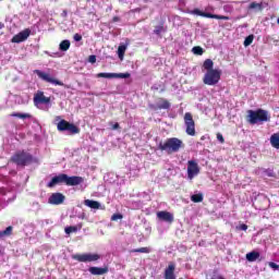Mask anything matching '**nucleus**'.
Wrapping results in <instances>:
<instances>
[{"label": "nucleus", "mask_w": 279, "mask_h": 279, "mask_svg": "<svg viewBox=\"0 0 279 279\" xmlns=\"http://www.w3.org/2000/svg\"><path fill=\"white\" fill-rule=\"evenodd\" d=\"M215 66V62L210 59H206L203 63V71H206L203 82L207 86H215L219 84V80H221V70L213 69Z\"/></svg>", "instance_id": "1"}, {"label": "nucleus", "mask_w": 279, "mask_h": 279, "mask_svg": "<svg viewBox=\"0 0 279 279\" xmlns=\"http://www.w3.org/2000/svg\"><path fill=\"white\" fill-rule=\"evenodd\" d=\"M271 117L267 110L257 109V110H248L246 116V121L251 125H256L258 123H265L269 121Z\"/></svg>", "instance_id": "2"}, {"label": "nucleus", "mask_w": 279, "mask_h": 279, "mask_svg": "<svg viewBox=\"0 0 279 279\" xmlns=\"http://www.w3.org/2000/svg\"><path fill=\"white\" fill-rule=\"evenodd\" d=\"M182 147H184V143L178 137H170L163 143L159 144V149L161 151H166L167 154H178Z\"/></svg>", "instance_id": "3"}, {"label": "nucleus", "mask_w": 279, "mask_h": 279, "mask_svg": "<svg viewBox=\"0 0 279 279\" xmlns=\"http://www.w3.org/2000/svg\"><path fill=\"white\" fill-rule=\"evenodd\" d=\"M56 121H59L57 123V130L59 132H68V134H80V128H77L75 124L70 123L66 120H61L60 117H57Z\"/></svg>", "instance_id": "4"}, {"label": "nucleus", "mask_w": 279, "mask_h": 279, "mask_svg": "<svg viewBox=\"0 0 279 279\" xmlns=\"http://www.w3.org/2000/svg\"><path fill=\"white\" fill-rule=\"evenodd\" d=\"M12 162H15L19 167H25V165H29L32 162V155L25 151H17L11 158Z\"/></svg>", "instance_id": "5"}, {"label": "nucleus", "mask_w": 279, "mask_h": 279, "mask_svg": "<svg viewBox=\"0 0 279 279\" xmlns=\"http://www.w3.org/2000/svg\"><path fill=\"white\" fill-rule=\"evenodd\" d=\"M73 260H78V263H95L101 258L97 253H85L72 255Z\"/></svg>", "instance_id": "6"}, {"label": "nucleus", "mask_w": 279, "mask_h": 279, "mask_svg": "<svg viewBox=\"0 0 279 279\" xmlns=\"http://www.w3.org/2000/svg\"><path fill=\"white\" fill-rule=\"evenodd\" d=\"M34 73L35 75L38 76L39 80H43L44 82H48V84H53L54 86H64V83H62V81H58L51 77V75L46 72H43L40 70H35Z\"/></svg>", "instance_id": "7"}, {"label": "nucleus", "mask_w": 279, "mask_h": 279, "mask_svg": "<svg viewBox=\"0 0 279 279\" xmlns=\"http://www.w3.org/2000/svg\"><path fill=\"white\" fill-rule=\"evenodd\" d=\"M185 132L189 136H195V120H193V114L186 112L184 114Z\"/></svg>", "instance_id": "8"}, {"label": "nucleus", "mask_w": 279, "mask_h": 279, "mask_svg": "<svg viewBox=\"0 0 279 279\" xmlns=\"http://www.w3.org/2000/svg\"><path fill=\"white\" fill-rule=\"evenodd\" d=\"M191 14H195L196 16H203L204 19H217L218 21H230L229 16L226 15H217L213 13H206L201 11L199 9H194Z\"/></svg>", "instance_id": "9"}, {"label": "nucleus", "mask_w": 279, "mask_h": 279, "mask_svg": "<svg viewBox=\"0 0 279 279\" xmlns=\"http://www.w3.org/2000/svg\"><path fill=\"white\" fill-rule=\"evenodd\" d=\"M196 175H199V165L195 160H189L187 161V178L190 180H193V178H196Z\"/></svg>", "instance_id": "10"}, {"label": "nucleus", "mask_w": 279, "mask_h": 279, "mask_svg": "<svg viewBox=\"0 0 279 279\" xmlns=\"http://www.w3.org/2000/svg\"><path fill=\"white\" fill-rule=\"evenodd\" d=\"M130 73H98L97 77H105L106 80H128L130 77Z\"/></svg>", "instance_id": "11"}, {"label": "nucleus", "mask_w": 279, "mask_h": 279, "mask_svg": "<svg viewBox=\"0 0 279 279\" xmlns=\"http://www.w3.org/2000/svg\"><path fill=\"white\" fill-rule=\"evenodd\" d=\"M41 104H51V98L46 97L45 93L37 92L34 96V105L36 108H40Z\"/></svg>", "instance_id": "12"}, {"label": "nucleus", "mask_w": 279, "mask_h": 279, "mask_svg": "<svg viewBox=\"0 0 279 279\" xmlns=\"http://www.w3.org/2000/svg\"><path fill=\"white\" fill-rule=\"evenodd\" d=\"M65 196L62 193H52L48 198V204L52 206H60V204H64Z\"/></svg>", "instance_id": "13"}, {"label": "nucleus", "mask_w": 279, "mask_h": 279, "mask_svg": "<svg viewBox=\"0 0 279 279\" xmlns=\"http://www.w3.org/2000/svg\"><path fill=\"white\" fill-rule=\"evenodd\" d=\"M65 178L66 174L64 173L53 177L47 184L48 189H53V186H57V184H65Z\"/></svg>", "instance_id": "14"}, {"label": "nucleus", "mask_w": 279, "mask_h": 279, "mask_svg": "<svg viewBox=\"0 0 279 279\" xmlns=\"http://www.w3.org/2000/svg\"><path fill=\"white\" fill-rule=\"evenodd\" d=\"M31 34H32V31H29V28H26L21 33H19L17 35H15L12 38V43H24V40H27V38H29Z\"/></svg>", "instance_id": "15"}, {"label": "nucleus", "mask_w": 279, "mask_h": 279, "mask_svg": "<svg viewBox=\"0 0 279 279\" xmlns=\"http://www.w3.org/2000/svg\"><path fill=\"white\" fill-rule=\"evenodd\" d=\"M84 182L82 177H68L65 174V184L66 186H77Z\"/></svg>", "instance_id": "16"}, {"label": "nucleus", "mask_w": 279, "mask_h": 279, "mask_svg": "<svg viewBox=\"0 0 279 279\" xmlns=\"http://www.w3.org/2000/svg\"><path fill=\"white\" fill-rule=\"evenodd\" d=\"M157 217L160 219V221H166V223H173V216L169 211H159L157 213Z\"/></svg>", "instance_id": "17"}, {"label": "nucleus", "mask_w": 279, "mask_h": 279, "mask_svg": "<svg viewBox=\"0 0 279 279\" xmlns=\"http://www.w3.org/2000/svg\"><path fill=\"white\" fill-rule=\"evenodd\" d=\"M165 279H175V264H169L165 270Z\"/></svg>", "instance_id": "18"}, {"label": "nucleus", "mask_w": 279, "mask_h": 279, "mask_svg": "<svg viewBox=\"0 0 279 279\" xmlns=\"http://www.w3.org/2000/svg\"><path fill=\"white\" fill-rule=\"evenodd\" d=\"M255 173L262 178H274V170L271 169L258 168L255 170Z\"/></svg>", "instance_id": "19"}, {"label": "nucleus", "mask_w": 279, "mask_h": 279, "mask_svg": "<svg viewBox=\"0 0 279 279\" xmlns=\"http://www.w3.org/2000/svg\"><path fill=\"white\" fill-rule=\"evenodd\" d=\"M108 272V267H90L89 268V274H92V276H104Z\"/></svg>", "instance_id": "20"}, {"label": "nucleus", "mask_w": 279, "mask_h": 279, "mask_svg": "<svg viewBox=\"0 0 279 279\" xmlns=\"http://www.w3.org/2000/svg\"><path fill=\"white\" fill-rule=\"evenodd\" d=\"M84 204H85V206H87L88 208H93L94 210H99V208L101 210H104V207H101V203L100 202L85 199Z\"/></svg>", "instance_id": "21"}, {"label": "nucleus", "mask_w": 279, "mask_h": 279, "mask_svg": "<svg viewBox=\"0 0 279 279\" xmlns=\"http://www.w3.org/2000/svg\"><path fill=\"white\" fill-rule=\"evenodd\" d=\"M171 108V104L167 101L166 99H161V101L157 102L155 106V110H169Z\"/></svg>", "instance_id": "22"}, {"label": "nucleus", "mask_w": 279, "mask_h": 279, "mask_svg": "<svg viewBox=\"0 0 279 279\" xmlns=\"http://www.w3.org/2000/svg\"><path fill=\"white\" fill-rule=\"evenodd\" d=\"M258 258H260V253L256 251L246 254V260H248V263H255V260H258Z\"/></svg>", "instance_id": "23"}, {"label": "nucleus", "mask_w": 279, "mask_h": 279, "mask_svg": "<svg viewBox=\"0 0 279 279\" xmlns=\"http://www.w3.org/2000/svg\"><path fill=\"white\" fill-rule=\"evenodd\" d=\"M270 145L275 147V149H279V134L275 133L270 136Z\"/></svg>", "instance_id": "24"}, {"label": "nucleus", "mask_w": 279, "mask_h": 279, "mask_svg": "<svg viewBox=\"0 0 279 279\" xmlns=\"http://www.w3.org/2000/svg\"><path fill=\"white\" fill-rule=\"evenodd\" d=\"M70 48H71V41L69 39L62 40L59 45L60 51H69Z\"/></svg>", "instance_id": "25"}, {"label": "nucleus", "mask_w": 279, "mask_h": 279, "mask_svg": "<svg viewBox=\"0 0 279 279\" xmlns=\"http://www.w3.org/2000/svg\"><path fill=\"white\" fill-rule=\"evenodd\" d=\"M263 2H252L250 5H248V10H256V12H263Z\"/></svg>", "instance_id": "26"}, {"label": "nucleus", "mask_w": 279, "mask_h": 279, "mask_svg": "<svg viewBox=\"0 0 279 279\" xmlns=\"http://www.w3.org/2000/svg\"><path fill=\"white\" fill-rule=\"evenodd\" d=\"M126 50H128V46H125V45H121L118 47V58L120 60H123Z\"/></svg>", "instance_id": "27"}, {"label": "nucleus", "mask_w": 279, "mask_h": 279, "mask_svg": "<svg viewBox=\"0 0 279 279\" xmlns=\"http://www.w3.org/2000/svg\"><path fill=\"white\" fill-rule=\"evenodd\" d=\"M191 199L194 202V204H199V202H204V195L202 193L193 194Z\"/></svg>", "instance_id": "28"}, {"label": "nucleus", "mask_w": 279, "mask_h": 279, "mask_svg": "<svg viewBox=\"0 0 279 279\" xmlns=\"http://www.w3.org/2000/svg\"><path fill=\"white\" fill-rule=\"evenodd\" d=\"M10 234H12V227H8L5 230L0 231V239L10 236Z\"/></svg>", "instance_id": "29"}, {"label": "nucleus", "mask_w": 279, "mask_h": 279, "mask_svg": "<svg viewBox=\"0 0 279 279\" xmlns=\"http://www.w3.org/2000/svg\"><path fill=\"white\" fill-rule=\"evenodd\" d=\"M252 43H254V35H248L244 39V47H250V45H252Z\"/></svg>", "instance_id": "30"}, {"label": "nucleus", "mask_w": 279, "mask_h": 279, "mask_svg": "<svg viewBox=\"0 0 279 279\" xmlns=\"http://www.w3.org/2000/svg\"><path fill=\"white\" fill-rule=\"evenodd\" d=\"M11 117H16L17 119H29L32 116L29 113H12Z\"/></svg>", "instance_id": "31"}, {"label": "nucleus", "mask_w": 279, "mask_h": 279, "mask_svg": "<svg viewBox=\"0 0 279 279\" xmlns=\"http://www.w3.org/2000/svg\"><path fill=\"white\" fill-rule=\"evenodd\" d=\"M133 252H136V253H140V254H149V252H151V248L141 247V248L133 250Z\"/></svg>", "instance_id": "32"}, {"label": "nucleus", "mask_w": 279, "mask_h": 279, "mask_svg": "<svg viewBox=\"0 0 279 279\" xmlns=\"http://www.w3.org/2000/svg\"><path fill=\"white\" fill-rule=\"evenodd\" d=\"M192 51L195 53V56H202L204 53V49L199 46L194 47Z\"/></svg>", "instance_id": "33"}, {"label": "nucleus", "mask_w": 279, "mask_h": 279, "mask_svg": "<svg viewBox=\"0 0 279 279\" xmlns=\"http://www.w3.org/2000/svg\"><path fill=\"white\" fill-rule=\"evenodd\" d=\"M73 232H77V227H66L65 234H71Z\"/></svg>", "instance_id": "34"}, {"label": "nucleus", "mask_w": 279, "mask_h": 279, "mask_svg": "<svg viewBox=\"0 0 279 279\" xmlns=\"http://www.w3.org/2000/svg\"><path fill=\"white\" fill-rule=\"evenodd\" d=\"M119 219H123V215L114 214L111 216V221H119Z\"/></svg>", "instance_id": "35"}, {"label": "nucleus", "mask_w": 279, "mask_h": 279, "mask_svg": "<svg viewBox=\"0 0 279 279\" xmlns=\"http://www.w3.org/2000/svg\"><path fill=\"white\" fill-rule=\"evenodd\" d=\"M268 267H270V269H274L275 271H278L279 269V265L274 262H269Z\"/></svg>", "instance_id": "36"}, {"label": "nucleus", "mask_w": 279, "mask_h": 279, "mask_svg": "<svg viewBox=\"0 0 279 279\" xmlns=\"http://www.w3.org/2000/svg\"><path fill=\"white\" fill-rule=\"evenodd\" d=\"M88 61H89L92 64H95V62H97V57H96L95 54H92V56H89Z\"/></svg>", "instance_id": "37"}, {"label": "nucleus", "mask_w": 279, "mask_h": 279, "mask_svg": "<svg viewBox=\"0 0 279 279\" xmlns=\"http://www.w3.org/2000/svg\"><path fill=\"white\" fill-rule=\"evenodd\" d=\"M74 40H75V43H80V40H82V35H80V34H74Z\"/></svg>", "instance_id": "38"}, {"label": "nucleus", "mask_w": 279, "mask_h": 279, "mask_svg": "<svg viewBox=\"0 0 279 279\" xmlns=\"http://www.w3.org/2000/svg\"><path fill=\"white\" fill-rule=\"evenodd\" d=\"M217 140L219 141V143H225L223 135L221 133L217 134Z\"/></svg>", "instance_id": "39"}, {"label": "nucleus", "mask_w": 279, "mask_h": 279, "mask_svg": "<svg viewBox=\"0 0 279 279\" xmlns=\"http://www.w3.org/2000/svg\"><path fill=\"white\" fill-rule=\"evenodd\" d=\"M160 32H162V27L158 26V27L155 29V34H160Z\"/></svg>", "instance_id": "40"}, {"label": "nucleus", "mask_w": 279, "mask_h": 279, "mask_svg": "<svg viewBox=\"0 0 279 279\" xmlns=\"http://www.w3.org/2000/svg\"><path fill=\"white\" fill-rule=\"evenodd\" d=\"M240 230H243V231L247 230V225H241Z\"/></svg>", "instance_id": "41"}, {"label": "nucleus", "mask_w": 279, "mask_h": 279, "mask_svg": "<svg viewBox=\"0 0 279 279\" xmlns=\"http://www.w3.org/2000/svg\"><path fill=\"white\" fill-rule=\"evenodd\" d=\"M112 130H119V123L113 124Z\"/></svg>", "instance_id": "42"}, {"label": "nucleus", "mask_w": 279, "mask_h": 279, "mask_svg": "<svg viewBox=\"0 0 279 279\" xmlns=\"http://www.w3.org/2000/svg\"><path fill=\"white\" fill-rule=\"evenodd\" d=\"M211 279H226V278H223L221 276H214V277H211Z\"/></svg>", "instance_id": "43"}, {"label": "nucleus", "mask_w": 279, "mask_h": 279, "mask_svg": "<svg viewBox=\"0 0 279 279\" xmlns=\"http://www.w3.org/2000/svg\"><path fill=\"white\" fill-rule=\"evenodd\" d=\"M5 27V24L0 23V29H3Z\"/></svg>", "instance_id": "44"}, {"label": "nucleus", "mask_w": 279, "mask_h": 279, "mask_svg": "<svg viewBox=\"0 0 279 279\" xmlns=\"http://www.w3.org/2000/svg\"><path fill=\"white\" fill-rule=\"evenodd\" d=\"M0 193H1L2 195H5V190L1 189V190H0Z\"/></svg>", "instance_id": "45"}]
</instances>
